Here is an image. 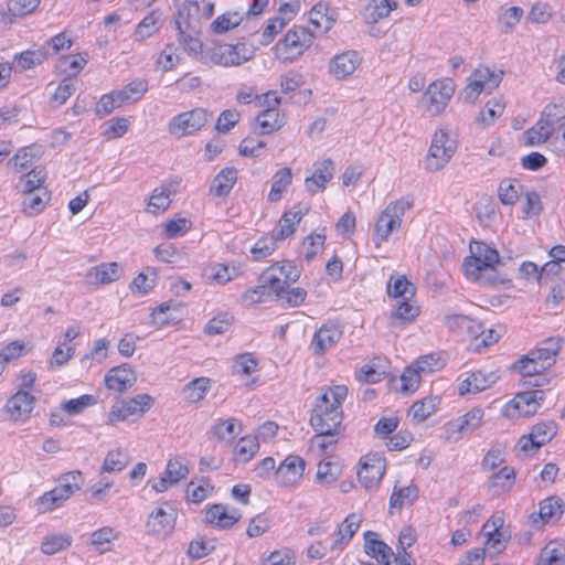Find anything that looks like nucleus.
<instances>
[{
	"instance_id": "obj_44",
	"label": "nucleus",
	"mask_w": 565,
	"mask_h": 565,
	"mask_svg": "<svg viewBox=\"0 0 565 565\" xmlns=\"http://www.w3.org/2000/svg\"><path fill=\"white\" fill-rule=\"evenodd\" d=\"M393 278L387 284V295L393 298L411 299L415 296V287L405 276H401L394 281Z\"/></svg>"
},
{
	"instance_id": "obj_25",
	"label": "nucleus",
	"mask_w": 565,
	"mask_h": 565,
	"mask_svg": "<svg viewBox=\"0 0 565 565\" xmlns=\"http://www.w3.org/2000/svg\"><path fill=\"white\" fill-rule=\"evenodd\" d=\"M503 525V519L501 518H491L488 520L483 526L482 531H484L486 545L493 550L495 554L501 553L505 547L508 540L501 532V527Z\"/></svg>"
},
{
	"instance_id": "obj_23",
	"label": "nucleus",
	"mask_w": 565,
	"mask_h": 565,
	"mask_svg": "<svg viewBox=\"0 0 565 565\" xmlns=\"http://www.w3.org/2000/svg\"><path fill=\"white\" fill-rule=\"evenodd\" d=\"M333 170L334 166L331 159H326L317 164L312 175L305 180L306 189L311 193L324 190L333 177Z\"/></svg>"
},
{
	"instance_id": "obj_4",
	"label": "nucleus",
	"mask_w": 565,
	"mask_h": 565,
	"mask_svg": "<svg viewBox=\"0 0 565 565\" xmlns=\"http://www.w3.org/2000/svg\"><path fill=\"white\" fill-rule=\"evenodd\" d=\"M457 150V141L444 128L435 131L428 153L425 159V169L429 172L443 170L451 160Z\"/></svg>"
},
{
	"instance_id": "obj_9",
	"label": "nucleus",
	"mask_w": 565,
	"mask_h": 565,
	"mask_svg": "<svg viewBox=\"0 0 565 565\" xmlns=\"http://www.w3.org/2000/svg\"><path fill=\"white\" fill-rule=\"evenodd\" d=\"M455 92V85L450 79L435 81L429 84L423 95V99L428 104V110L434 114H440Z\"/></svg>"
},
{
	"instance_id": "obj_33",
	"label": "nucleus",
	"mask_w": 565,
	"mask_h": 565,
	"mask_svg": "<svg viewBox=\"0 0 565 565\" xmlns=\"http://www.w3.org/2000/svg\"><path fill=\"white\" fill-rule=\"evenodd\" d=\"M565 557V544L559 541H551L541 551L537 565H561Z\"/></svg>"
},
{
	"instance_id": "obj_5",
	"label": "nucleus",
	"mask_w": 565,
	"mask_h": 565,
	"mask_svg": "<svg viewBox=\"0 0 565 565\" xmlns=\"http://www.w3.org/2000/svg\"><path fill=\"white\" fill-rule=\"evenodd\" d=\"M412 201L406 199L391 202L379 216L375 228L374 239L379 246L381 242L387 241L390 235L398 231L402 226L403 216L412 207Z\"/></svg>"
},
{
	"instance_id": "obj_21",
	"label": "nucleus",
	"mask_w": 565,
	"mask_h": 565,
	"mask_svg": "<svg viewBox=\"0 0 565 565\" xmlns=\"http://www.w3.org/2000/svg\"><path fill=\"white\" fill-rule=\"evenodd\" d=\"M241 49L245 50V43H237L235 45L225 44L220 46L213 53V61L224 66H236L247 62L253 57V52L249 54L241 55Z\"/></svg>"
},
{
	"instance_id": "obj_2",
	"label": "nucleus",
	"mask_w": 565,
	"mask_h": 565,
	"mask_svg": "<svg viewBox=\"0 0 565 565\" xmlns=\"http://www.w3.org/2000/svg\"><path fill=\"white\" fill-rule=\"evenodd\" d=\"M348 395L345 385L329 386L317 398L310 417V425L319 436L335 437L342 435L343 414L341 404Z\"/></svg>"
},
{
	"instance_id": "obj_49",
	"label": "nucleus",
	"mask_w": 565,
	"mask_h": 565,
	"mask_svg": "<svg viewBox=\"0 0 565 565\" xmlns=\"http://www.w3.org/2000/svg\"><path fill=\"white\" fill-rule=\"evenodd\" d=\"M530 435L535 440V445L542 447L556 435V425L554 422L539 423L532 427Z\"/></svg>"
},
{
	"instance_id": "obj_57",
	"label": "nucleus",
	"mask_w": 565,
	"mask_h": 565,
	"mask_svg": "<svg viewBox=\"0 0 565 565\" xmlns=\"http://www.w3.org/2000/svg\"><path fill=\"white\" fill-rule=\"evenodd\" d=\"M514 480V469L505 466L491 478L490 488H500L502 491H508L513 486Z\"/></svg>"
},
{
	"instance_id": "obj_41",
	"label": "nucleus",
	"mask_w": 565,
	"mask_h": 565,
	"mask_svg": "<svg viewBox=\"0 0 565 565\" xmlns=\"http://www.w3.org/2000/svg\"><path fill=\"white\" fill-rule=\"evenodd\" d=\"M438 403L439 399L436 396L425 397L412 405L409 414H412L414 420L424 422L435 413Z\"/></svg>"
},
{
	"instance_id": "obj_53",
	"label": "nucleus",
	"mask_w": 565,
	"mask_h": 565,
	"mask_svg": "<svg viewBox=\"0 0 565 565\" xmlns=\"http://www.w3.org/2000/svg\"><path fill=\"white\" fill-rule=\"evenodd\" d=\"M234 321V317L228 312H222L211 319L205 326V332L210 335L222 334L226 332Z\"/></svg>"
},
{
	"instance_id": "obj_14",
	"label": "nucleus",
	"mask_w": 565,
	"mask_h": 565,
	"mask_svg": "<svg viewBox=\"0 0 565 565\" xmlns=\"http://www.w3.org/2000/svg\"><path fill=\"white\" fill-rule=\"evenodd\" d=\"M177 513L173 509L166 511L162 508H158L152 512L146 522L147 533L154 536L166 537L174 529Z\"/></svg>"
},
{
	"instance_id": "obj_58",
	"label": "nucleus",
	"mask_w": 565,
	"mask_h": 565,
	"mask_svg": "<svg viewBox=\"0 0 565 565\" xmlns=\"http://www.w3.org/2000/svg\"><path fill=\"white\" fill-rule=\"evenodd\" d=\"M340 467L338 463L331 461H321L318 465L316 477L320 483L331 484L338 479Z\"/></svg>"
},
{
	"instance_id": "obj_24",
	"label": "nucleus",
	"mask_w": 565,
	"mask_h": 565,
	"mask_svg": "<svg viewBox=\"0 0 565 565\" xmlns=\"http://www.w3.org/2000/svg\"><path fill=\"white\" fill-rule=\"evenodd\" d=\"M498 375L493 372L484 374L481 371L472 372L466 380H463L459 387V395H466L471 393H479L488 388L491 384L495 383Z\"/></svg>"
},
{
	"instance_id": "obj_6",
	"label": "nucleus",
	"mask_w": 565,
	"mask_h": 565,
	"mask_svg": "<svg viewBox=\"0 0 565 565\" xmlns=\"http://www.w3.org/2000/svg\"><path fill=\"white\" fill-rule=\"evenodd\" d=\"M315 35L305 26H294L276 44V56L284 61H294L309 49Z\"/></svg>"
},
{
	"instance_id": "obj_32",
	"label": "nucleus",
	"mask_w": 565,
	"mask_h": 565,
	"mask_svg": "<svg viewBox=\"0 0 565 565\" xmlns=\"http://www.w3.org/2000/svg\"><path fill=\"white\" fill-rule=\"evenodd\" d=\"M24 198L22 201L23 212L29 216L39 214L51 199V194L47 190L43 189L41 193L22 192Z\"/></svg>"
},
{
	"instance_id": "obj_59",
	"label": "nucleus",
	"mask_w": 565,
	"mask_h": 565,
	"mask_svg": "<svg viewBox=\"0 0 565 565\" xmlns=\"http://www.w3.org/2000/svg\"><path fill=\"white\" fill-rule=\"evenodd\" d=\"M422 373L412 364L406 367L401 375L402 386L401 392L413 393L418 388Z\"/></svg>"
},
{
	"instance_id": "obj_55",
	"label": "nucleus",
	"mask_w": 565,
	"mask_h": 565,
	"mask_svg": "<svg viewBox=\"0 0 565 565\" xmlns=\"http://www.w3.org/2000/svg\"><path fill=\"white\" fill-rule=\"evenodd\" d=\"M160 20L156 17V14L150 13L145 17L137 25L135 36L138 40H145L156 33L160 29Z\"/></svg>"
},
{
	"instance_id": "obj_36",
	"label": "nucleus",
	"mask_w": 565,
	"mask_h": 565,
	"mask_svg": "<svg viewBox=\"0 0 565 565\" xmlns=\"http://www.w3.org/2000/svg\"><path fill=\"white\" fill-rule=\"evenodd\" d=\"M523 185L516 180L504 179L498 188V198L503 205H514L522 194Z\"/></svg>"
},
{
	"instance_id": "obj_20",
	"label": "nucleus",
	"mask_w": 565,
	"mask_h": 565,
	"mask_svg": "<svg viewBox=\"0 0 565 565\" xmlns=\"http://www.w3.org/2000/svg\"><path fill=\"white\" fill-rule=\"evenodd\" d=\"M136 375L128 364L115 366L105 376V384L109 390L124 393L136 382Z\"/></svg>"
},
{
	"instance_id": "obj_63",
	"label": "nucleus",
	"mask_w": 565,
	"mask_h": 565,
	"mask_svg": "<svg viewBox=\"0 0 565 565\" xmlns=\"http://www.w3.org/2000/svg\"><path fill=\"white\" fill-rule=\"evenodd\" d=\"M95 398L92 395H82L78 398L66 401L62 404V411L70 415H77L86 407L94 405Z\"/></svg>"
},
{
	"instance_id": "obj_56",
	"label": "nucleus",
	"mask_w": 565,
	"mask_h": 565,
	"mask_svg": "<svg viewBox=\"0 0 565 565\" xmlns=\"http://www.w3.org/2000/svg\"><path fill=\"white\" fill-rule=\"evenodd\" d=\"M554 131V128L544 124V120H539L535 127L526 131L527 143L531 146L540 145L548 140Z\"/></svg>"
},
{
	"instance_id": "obj_12",
	"label": "nucleus",
	"mask_w": 565,
	"mask_h": 565,
	"mask_svg": "<svg viewBox=\"0 0 565 565\" xmlns=\"http://www.w3.org/2000/svg\"><path fill=\"white\" fill-rule=\"evenodd\" d=\"M362 57L358 51L349 50L337 54L329 63V73L337 79H345L361 65Z\"/></svg>"
},
{
	"instance_id": "obj_48",
	"label": "nucleus",
	"mask_w": 565,
	"mask_h": 565,
	"mask_svg": "<svg viewBox=\"0 0 565 565\" xmlns=\"http://www.w3.org/2000/svg\"><path fill=\"white\" fill-rule=\"evenodd\" d=\"M473 81L479 82L483 86L484 90L491 92L492 89L497 88L503 76V72L500 71L495 73L494 71H491L489 67H480L475 71L473 73Z\"/></svg>"
},
{
	"instance_id": "obj_60",
	"label": "nucleus",
	"mask_w": 565,
	"mask_h": 565,
	"mask_svg": "<svg viewBox=\"0 0 565 565\" xmlns=\"http://www.w3.org/2000/svg\"><path fill=\"white\" fill-rule=\"evenodd\" d=\"M483 411L481 408H472L465 416L458 419L457 430L463 433L466 430H473L481 425L483 418Z\"/></svg>"
},
{
	"instance_id": "obj_34",
	"label": "nucleus",
	"mask_w": 565,
	"mask_h": 565,
	"mask_svg": "<svg viewBox=\"0 0 565 565\" xmlns=\"http://www.w3.org/2000/svg\"><path fill=\"white\" fill-rule=\"evenodd\" d=\"M238 519L239 515L228 513L223 504H214L206 511V521L222 529L232 527Z\"/></svg>"
},
{
	"instance_id": "obj_17",
	"label": "nucleus",
	"mask_w": 565,
	"mask_h": 565,
	"mask_svg": "<svg viewBox=\"0 0 565 565\" xmlns=\"http://www.w3.org/2000/svg\"><path fill=\"white\" fill-rule=\"evenodd\" d=\"M35 397L24 390L18 391L6 404V411L14 422L24 420L31 414Z\"/></svg>"
},
{
	"instance_id": "obj_22",
	"label": "nucleus",
	"mask_w": 565,
	"mask_h": 565,
	"mask_svg": "<svg viewBox=\"0 0 565 565\" xmlns=\"http://www.w3.org/2000/svg\"><path fill=\"white\" fill-rule=\"evenodd\" d=\"M122 269L117 263H104L92 267L86 274V280L90 285H106L118 280Z\"/></svg>"
},
{
	"instance_id": "obj_46",
	"label": "nucleus",
	"mask_w": 565,
	"mask_h": 565,
	"mask_svg": "<svg viewBox=\"0 0 565 565\" xmlns=\"http://www.w3.org/2000/svg\"><path fill=\"white\" fill-rule=\"evenodd\" d=\"M181 18H183V11L179 10L173 22H174L175 29L180 33V38H179L180 44L183 46L184 51H186L189 54L196 55V54L201 53V51H202V43L199 39H195V38L191 36L190 34H185V32L182 29Z\"/></svg>"
},
{
	"instance_id": "obj_30",
	"label": "nucleus",
	"mask_w": 565,
	"mask_h": 565,
	"mask_svg": "<svg viewBox=\"0 0 565 565\" xmlns=\"http://www.w3.org/2000/svg\"><path fill=\"white\" fill-rule=\"evenodd\" d=\"M361 523V516L356 513L349 514L343 521L342 525L338 529L335 535L337 539L332 545V550L342 548L343 544H347L355 532L359 530Z\"/></svg>"
},
{
	"instance_id": "obj_38",
	"label": "nucleus",
	"mask_w": 565,
	"mask_h": 565,
	"mask_svg": "<svg viewBox=\"0 0 565 565\" xmlns=\"http://www.w3.org/2000/svg\"><path fill=\"white\" fill-rule=\"evenodd\" d=\"M329 8L326 3L319 2L312 7L309 12V21L317 29H322L323 33L331 30L334 19L328 14Z\"/></svg>"
},
{
	"instance_id": "obj_62",
	"label": "nucleus",
	"mask_w": 565,
	"mask_h": 565,
	"mask_svg": "<svg viewBox=\"0 0 565 565\" xmlns=\"http://www.w3.org/2000/svg\"><path fill=\"white\" fill-rule=\"evenodd\" d=\"M189 472V468L183 465L179 458H174L168 461L164 476L175 484L182 479H185Z\"/></svg>"
},
{
	"instance_id": "obj_29",
	"label": "nucleus",
	"mask_w": 565,
	"mask_h": 565,
	"mask_svg": "<svg viewBox=\"0 0 565 565\" xmlns=\"http://www.w3.org/2000/svg\"><path fill=\"white\" fill-rule=\"evenodd\" d=\"M309 212L308 207L299 209L297 211H288L284 213L279 221V230L275 233L276 237L280 241L286 239L296 231V225Z\"/></svg>"
},
{
	"instance_id": "obj_3",
	"label": "nucleus",
	"mask_w": 565,
	"mask_h": 565,
	"mask_svg": "<svg viewBox=\"0 0 565 565\" xmlns=\"http://www.w3.org/2000/svg\"><path fill=\"white\" fill-rule=\"evenodd\" d=\"M561 348V338H548L542 341L540 347L519 359L513 364V369L525 377L539 374L555 364Z\"/></svg>"
},
{
	"instance_id": "obj_13",
	"label": "nucleus",
	"mask_w": 565,
	"mask_h": 565,
	"mask_svg": "<svg viewBox=\"0 0 565 565\" xmlns=\"http://www.w3.org/2000/svg\"><path fill=\"white\" fill-rule=\"evenodd\" d=\"M563 500L557 495L548 497L540 502V509L537 513L530 515V522L532 526L539 527L545 523L556 522L561 519L564 513Z\"/></svg>"
},
{
	"instance_id": "obj_54",
	"label": "nucleus",
	"mask_w": 565,
	"mask_h": 565,
	"mask_svg": "<svg viewBox=\"0 0 565 565\" xmlns=\"http://www.w3.org/2000/svg\"><path fill=\"white\" fill-rule=\"evenodd\" d=\"M278 241L275 234L259 238L252 248L253 257L259 260L271 255L277 247Z\"/></svg>"
},
{
	"instance_id": "obj_31",
	"label": "nucleus",
	"mask_w": 565,
	"mask_h": 565,
	"mask_svg": "<svg viewBox=\"0 0 565 565\" xmlns=\"http://www.w3.org/2000/svg\"><path fill=\"white\" fill-rule=\"evenodd\" d=\"M211 388V380L207 377H196L189 382L182 388L183 399L190 403L202 401Z\"/></svg>"
},
{
	"instance_id": "obj_26",
	"label": "nucleus",
	"mask_w": 565,
	"mask_h": 565,
	"mask_svg": "<svg viewBox=\"0 0 565 565\" xmlns=\"http://www.w3.org/2000/svg\"><path fill=\"white\" fill-rule=\"evenodd\" d=\"M397 6L393 0H371L362 12L363 19L369 24H375L387 18L392 10L397 9Z\"/></svg>"
},
{
	"instance_id": "obj_8",
	"label": "nucleus",
	"mask_w": 565,
	"mask_h": 565,
	"mask_svg": "<svg viewBox=\"0 0 565 565\" xmlns=\"http://www.w3.org/2000/svg\"><path fill=\"white\" fill-rule=\"evenodd\" d=\"M211 117L212 114L203 108L181 113L170 121L169 131L179 137L191 135L204 127Z\"/></svg>"
},
{
	"instance_id": "obj_7",
	"label": "nucleus",
	"mask_w": 565,
	"mask_h": 565,
	"mask_svg": "<svg viewBox=\"0 0 565 565\" xmlns=\"http://www.w3.org/2000/svg\"><path fill=\"white\" fill-rule=\"evenodd\" d=\"M300 277V270L291 262H284L281 265L276 263L264 270L259 281L269 284L273 292L279 298H284L282 291Z\"/></svg>"
},
{
	"instance_id": "obj_52",
	"label": "nucleus",
	"mask_w": 565,
	"mask_h": 565,
	"mask_svg": "<svg viewBox=\"0 0 565 565\" xmlns=\"http://www.w3.org/2000/svg\"><path fill=\"white\" fill-rule=\"evenodd\" d=\"M504 110V105H502L500 102H488L486 106L480 110L477 122L482 125L483 127H487L491 125L495 118L502 115Z\"/></svg>"
},
{
	"instance_id": "obj_61",
	"label": "nucleus",
	"mask_w": 565,
	"mask_h": 565,
	"mask_svg": "<svg viewBox=\"0 0 565 565\" xmlns=\"http://www.w3.org/2000/svg\"><path fill=\"white\" fill-rule=\"evenodd\" d=\"M170 192L168 189H156L148 203V210L151 213H157L158 211H166L170 206Z\"/></svg>"
},
{
	"instance_id": "obj_39",
	"label": "nucleus",
	"mask_w": 565,
	"mask_h": 565,
	"mask_svg": "<svg viewBox=\"0 0 565 565\" xmlns=\"http://www.w3.org/2000/svg\"><path fill=\"white\" fill-rule=\"evenodd\" d=\"M50 53L45 46H40L38 50H28L15 55V61L21 70H30L36 65L42 64Z\"/></svg>"
},
{
	"instance_id": "obj_42",
	"label": "nucleus",
	"mask_w": 565,
	"mask_h": 565,
	"mask_svg": "<svg viewBox=\"0 0 565 565\" xmlns=\"http://www.w3.org/2000/svg\"><path fill=\"white\" fill-rule=\"evenodd\" d=\"M72 541V536L68 534L58 533L47 535L41 544V551L43 554L53 555L70 547Z\"/></svg>"
},
{
	"instance_id": "obj_19",
	"label": "nucleus",
	"mask_w": 565,
	"mask_h": 565,
	"mask_svg": "<svg viewBox=\"0 0 565 565\" xmlns=\"http://www.w3.org/2000/svg\"><path fill=\"white\" fill-rule=\"evenodd\" d=\"M342 337L340 327L333 322L324 323L313 335L311 349L315 354H323L332 348Z\"/></svg>"
},
{
	"instance_id": "obj_40",
	"label": "nucleus",
	"mask_w": 565,
	"mask_h": 565,
	"mask_svg": "<svg viewBox=\"0 0 565 565\" xmlns=\"http://www.w3.org/2000/svg\"><path fill=\"white\" fill-rule=\"evenodd\" d=\"M243 15L237 11H228L217 17L210 25L215 34H223L241 24Z\"/></svg>"
},
{
	"instance_id": "obj_64",
	"label": "nucleus",
	"mask_w": 565,
	"mask_h": 565,
	"mask_svg": "<svg viewBox=\"0 0 565 565\" xmlns=\"http://www.w3.org/2000/svg\"><path fill=\"white\" fill-rule=\"evenodd\" d=\"M190 228L191 222L188 218L170 220L164 224V234L168 238H175L184 235Z\"/></svg>"
},
{
	"instance_id": "obj_37",
	"label": "nucleus",
	"mask_w": 565,
	"mask_h": 565,
	"mask_svg": "<svg viewBox=\"0 0 565 565\" xmlns=\"http://www.w3.org/2000/svg\"><path fill=\"white\" fill-rule=\"evenodd\" d=\"M292 173L290 168H282L278 170L274 178L268 200L270 202H278L281 199L284 191L290 185Z\"/></svg>"
},
{
	"instance_id": "obj_10",
	"label": "nucleus",
	"mask_w": 565,
	"mask_h": 565,
	"mask_svg": "<svg viewBox=\"0 0 565 565\" xmlns=\"http://www.w3.org/2000/svg\"><path fill=\"white\" fill-rule=\"evenodd\" d=\"M153 402V398L148 394L137 395L127 402L114 405L109 413V420L111 423L121 422L137 413L143 414L152 406Z\"/></svg>"
},
{
	"instance_id": "obj_15",
	"label": "nucleus",
	"mask_w": 565,
	"mask_h": 565,
	"mask_svg": "<svg viewBox=\"0 0 565 565\" xmlns=\"http://www.w3.org/2000/svg\"><path fill=\"white\" fill-rule=\"evenodd\" d=\"M544 398L545 393L541 390L520 392L508 404L507 411L510 414V409L513 408L521 416L534 415Z\"/></svg>"
},
{
	"instance_id": "obj_47",
	"label": "nucleus",
	"mask_w": 565,
	"mask_h": 565,
	"mask_svg": "<svg viewBox=\"0 0 565 565\" xmlns=\"http://www.w3.org/2000/svg\"><path fill=\"white\" fill-rule=\"evenodd\" d=\"M236 423L237 419L230 418L225 420H218L213 427L212 433L214 437H216L218 440L232 443L235 437L239 434V430H236ZM242 425L239 424V428Z\"/></svg>"
},
{
	"instance_id": "obj_1",
	"label": "nucleus",
	"mask_w": 565,
	"mask_h": 565,
	"mask_svg": "<svg viewBox=\"0 0 565 565\" xmlns=\"http://www.w3.org/2000/svg\"><path fill=\"white\" fill-rule=\"evenodd\" d=\"M466 276L483 285H505L511 282L514 271L512 258L500 257L497 249L486 243H477L476 250L463 262Z\"/></svg>"
},
{
	"instance_id": "obj_28",
	"label": "nucleus",
	"mask_w": 565,
	"mask_h": 565,
	"mask_svg": "<svg viewBox=\"0 0 565 565\" xmlns=\"http://www.w3.org/2000/svg\"><path fill=\"white\" fill-rule=\"evenodd\" d=\"M445 324L450 331H465L477 341L479 340L478 331L481 330V324L466 315H447L445 317Z\"/></svg>"
},
{
	"instance_id": "obj_16",
	"label": "nucleus",
	"mask_w": 565,
	"mask_h": 565,
	"mask_svg": "<svg viewBox=\"0 0 565 565\" xmlns=\"http://www.w3.org/2000/svg\"><path fill=\"white\" fill-rule=\"evenodd\" d=\"M266 103L268 108L262 111L256 120L259 125V135H268L273 131L280 129L281 122L279 120V113L276 108L280 103V98L276 95V93L266 94Z\"/></svg>"
},
{
	"instance_id": "obj_27",
	"label": "nucleus",
	"mask_w": 565,
	"mask_h": 565,
	"mask_svg": "<svg viewBox=\"0 0 565 565\" xmlns=\"http://www.w3.org/2000/svg\"><path fill=\"white\" fill-rule=\"evenodd\" d=\"M236 181L237 170L233 167H226L213 179L210 191L216 196H225L231 192Z\"/></svg>"
},
{
	"instance_id": "obj_45",
	"label": "nucleus",
	"mask_w": 565,
	"mask_h": 565,
	"mask_svg": "<svg viewBox=\"0 0 565 565\" xmlns=\"http://www.w3.org/2000/svg\"><path fill=\"white\" fill-rule=\"evenodd\" d=\"M419 489L415 484H409L407 487L401 488L394 491L390 499V507L402 509L404 504H412L418 497Z\"/></svg>"
},
{
	"instance_id": "obj_50",
	"label": "nucleus",
	"mask_w": 565,
	"mask_h": 565,
	"mask_svg": "<svg viewBox=\"0 0 565 565\" xmlns=\"http://www.w3.org/2000/svg\"><path fill=\"white\" fill-rule=\"evenodd\" d=\"M259 450L258 437L245 436L238 439L235 446L236 455L242 457L244 462L249 461Z\"/></svg>"
},
{
	"instance_id": "obj_35",
	"label": "nucleus",
	"mask_w": 565,
	"mask_h": 565,
	"mask_svg": "<svg viewBox=\"0 0 565 565\" xmlns=\"http://www.w3.org/2000/svg\"><path fill=\"white\" fill-rule=\"evenodd\" d=\"M130 458L128 454L118 448L109 450L104 459L100 473L105 472H120L129 465Z\"/></svg>"
},
{
	"instance_id": "obj_11",
	"label": "nucleus",
	"mask_w": 565,
	"mask_h": 565,
	"mask_svg": "<svg viewBox=\"0 0 565 565\" xmlns=\"http://www.w3.org/2000/svg\"><path fill=\"white\" fill-rule=\"evenodd\" d=\"M385 472V460L377 454L367 455L361 461V468L358 471L359 481L365 488L376 486Z\"/></svg>"
},
{
	"instance_id": "obj_18",
	"label": "nucleus",
	"mask_w": 565,
	"mask_h": 565,
	"mask_svg": "<svg viewBox=\"0 0 565 565\" xmlns=\"http://www.w3.org/2000/svg\"><path fill=\"white\" fill-rule=\"evenodd\" d=\"M306 462L297 455H289L276 469V476L284 486H292L299 481L305 471Z\"/></svg>"
},
{
	"instance_id": "obj_51",
	"label": "nucleus",
	"mask_w": 565,
	"mask_h": 565,
	"mask_svg": "<svg viewBox=\"0 0 565 565\" xmlns=\"http://www.w3.org/2000/svg\"><path fill=\"white\" fill-rule=\"evenodd\" d=\"M157 270L152 267H147L146 273H140L131 282L130 288L132 291L147 294L154 287Z\"/></svg>"
},
{
	"instance_id": "obj_43",
	"label": "nucleus",
	"mask_w": 565,
	"mask_h": 565,
	"mask_svg": "<svg viewBox=\"0 0 565 565\" xmlns=\"http://www.w3.org/2000/svg\"><path fill=\"white\" fill-rule=\"evenodd\" d=\"M46 178L44 168L36 167L26 173L20 181L19 188L21 192H33L36 190L42 191V184Z\"/></svg>"
}]
</instances>
